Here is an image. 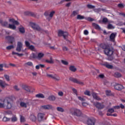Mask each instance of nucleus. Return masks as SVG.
Instances as JSON below:
<instances>
[{
    "label": "nucleus",
    "mask_w": 125,
    "mask_h": 125,
    "mask_svg": "<svg viewBox=\"0 0 125 125\" xmlns=\"http://www.w3.org/2000/svg\"><path fill=\"white\" fill-rule=\"evenodd\" d=\"M100 46L102 48L104 49V51L105 55H107V56H111V55H113V53L114 52L112 49H111L109 46L104 43L101 44Z\"/></svg>",
    "instance_id": "1"
},
{
    "label": "nucleus",
    "mask_w": 125,
    "mask_h": 125,
    "mask_svg": "<svg viewBox=\"0 0 125 125\" xmlns=\"http://www.w3.org/2000/svg\"><path fill=\"white\" fill-rule=\"evenodd\" d=\"M9 22L12 23L13 24H9L8 26V28L12 30H16V26H15V25H19V22L15 21L14 19H9Z\"/></svg>",
    "instance_id": "2"
},
{
    "label": "nucleus",
    "mask_w": 125,
    "mask_h": 125,
    "mask_svg": "<svg viewBox=\"0 0 125 125\" xmlns=\"http://www.w3.org/2000/svg\"><path fill=\"white\" fill-rule=\"evenodd\" d=\"M13 106V103H12V100L9 98H7L5 102V109L7 110L11 109Z\"/></svg>",
    "instance_id": "3"
},
{
    "label": "nucleus",
    "mask_w": 125,
    "mask_h": 125,
    "mask_svg": "<svg viewBox=\"0 0 125 125\" xmlns=\"http://www.w3.org/2000/svg\"><path fill=\"white\" fill-rule=\"evenodd\" d=\"M70 113L72 116H76L77 117H80L82 115V111L77 108H71Z\"/></svg>",
    "instance_id": "4"
},
{
    "label": "nucleus",
    "mask_w": 125,
    "mask_h": 125,
    "mask_svg": "<svg viewBox=\"0 0 125 125\" xmlns=\"http://www.w3.org/2000/svg\"><path fill=\"white\" fill-rule=\"evenodd\" d=\"M30 26L32 27L34 30H35L36 31H38V32H41V33H42L43 32V30L41 28V27L37 24L31 22L30 23Z\"/></svg>",
    "instance_id": "5"
},
{
    "label": "nucleus",
    "mask_w": 125,
    "mask_h": 125,
    "mask_svg": "<svg viewBox=\"0 0 125 125\" xmlns=\"http://www.w3.org/2000/svg\"><path fill=\"white\" fill-rule=\"evenodd\" d=\"M96 119L94 118H89L87 121V125H95Z\"/></svg>",
    "instance_id": "6"
},
{
    "label": "nucleus",
    "mask_w": 125,
    "mask_h": 125,
    "mask_svg": "<svg viewBox=\"0 0 125 125\" xmlns=\"http://www.w3.org/2000/svg\"><path fill=\"white\" fill-rule=\"evenodd\" d=\"M22 48H23V43L18 42L17 43L16 51L18 52H21V50H22Z\"/></svg>",
    "instance_id": "7"
},
{
    "label": "nucleus",
    "mask_w": 125,
    "mask_h": 125,
    "mask_svg": "<svg viewBox=\"0 0 125 125\" xmlns=\"http://www.w3.org/2000/svg\"><path fill=\"white\" fill-rule=\"evenodd\" d=\"M114 88L115 89H116V90H122V89H124V88H125V87L119 83H115L114 85Z\"/></svg>",
    "instance_id": "8"
},
{
    "label": "nucleus",
    "mask_w": 125,
    "mask_h": 125,
    "mask_svg": "<svg viewBox=\"0 0 125 125\" xmlns=\"http://www.w3.org/2000/svg\"><path fill=\"white\" fill-rule=\"evenodd\" d=\"M52 105L51 104L44 105L41 106V109H43L44 110H50L52 109Z\"/></svg>",
    "instance_id": "9"
},
{
    "label": "nucleus",
    "mask_w": 125,
    "mask_h": 125,
    "mask_svg": "<svg viewBox=\"0 0 125 125\" xmlns=\"http://www.w3.org/2000/svg\"><path fill=\"white\" fill-rule=\"evenodd\" d=\"M94 105L98 108V109H103L104 108V105L101 104L100 103L96 102V103H93Z\"/></svg>",
    "instance_id": "10"
},
{
    "label": "nucleus",
    "mask_w": 125,
    "mask_h": 125,
    "mask_svg": "<svg viewBox=\"0 0 125 125\" xmlns=\"http://www.w3.org/2000/svg\"><path fill=\"white\" fill-rule=\"evenodd\" d=\"M92 96L94 98V99H95V100H97L98 101H100V100H102L101 98H100L99 96L97 95V94L96 93H92Z\"/></svg>",
    "instance_id": "11"
},
{
    "label": "nucleus",
    "mask_w": 125,
    "mask_h": 125,
    "mask_svg": "<svg viewBox=\"0 0 125 125\" xmlns=\"http://www.w3.org/2000/svg\"><path fill=\"white\" fill-rule=\"evenodd\" d=\"M44 117V114L43 113H39L38 115V119L39 122H42L43 121V117Z\"/></svg>",
    "instance_id": "12"
},
{
    "label": "nucleus",
    "mask_w": 125,
    "mask_h": 125,
    "mask_svg": "<svg viewBox=\"0 0 125 125\" xmlns=\"http://www.w3.org/2000/svg\"><path fill=\"white\" fill-rule=\"evenodd\" d=\"M8 86V84L5 83L4 81L0 80V86L1 88H4L6 86Z\"/></svg>",
    "instance_id": "13"
},
{
    "label": "nucleus",
    "mask_w": 125,
    "mask_h": 125,
    "mask_svg": "<svg viewBox=\"0 0 125 125\" xmlns=\"http://www.w3.org/2000/svg\"><path fill=\"white\" fill-rule=\"evenodd\" d=\"M70 82H72L75 83H78V84H83V82L78 81V80L76 79H70Z\"/></svg>",
    "instance_id": "14"
},
{
    "label": "nucleus",
    "mask_w": 125,
    "mask_h": 125,
    "mask_svg": "<svg viewBox=\"0 0 125 125\" xmlns=\"http://www.w3.org/2000/svg\"><path fill=\"white\" fill-rule=\"evenodd\" d=\"M0 24L2 25V26H3L4 27H7L8 28V22L7 21H3L2 20H0Z\"/></svg>",
    "instance_id": "15"
},
{
    "label": "nucleus",
    "mask_w": 125,
    "mask_h": 125,
    "mask_svg": "<svg viewBox=\"0 0 125 125\" xmlns=\"http://www.w3.org/2000/svg\"><path fill=\"white\" fill-rule=\"evenodd\" d=\"M44 62H45L46 63H49V64H53L54 63V61L52 59V57L50 58V60H45L44 61Z\"/></svg>",
    "instance_id": "16"
},
{
    "label": "nucleus",
    "mask_w": 125,
    "mask_h": 125,
    "mask_svg": "<svg viewBox=\"0 0 125 125\" xmlns=\"http://www.w3.org/2000/svg\"><path fill=\"white\" fill-rule=\"evenodd\" d=\"M116 33H112L110 36V40L111 42H114L115 41V38H116Z\"/></svg>",
    "instance_id": "17"
},
{
    "label": "nucleus",
    "mask_w": 125,
    "mask_h": 125,
    "mask_svg": "<svg viewBox=\"0 0 125 125\" xmlns=\"http://www.w3.org/2000/svg\"><path fill=\"white\" fill-rule=\"evenodd\" d=\"M6 39L7 40V41H9V42L12 43L13 41H14V37L12 36H7L6 37Z\"/></svg>",
    "instance_id": "18"
},
{
    "label": "nucleus",
    "mask_w": 125,
    "mask_h": 125,
    "mask_svg": "<svg viewBox=\"0 0 125 125\" xmlns=\"http://www.w3.org/2000/svg\"><path fill=\"white\" fill-rule=\"evenodd\" d=\"M30 119L32 122H36V121H37V117H36L34 114L30 115Z\"/></svg>",
    "instance_id": "19"
},
{
    "label": "nucleus",
    "mask_w": 125,
    "mask_h": 125,
    "mask_svg": "<svg viewBox=\"0 0 125 125\" xmlns=\"http://www.w3.org/2000/svg\"><path fill=\"white\" fill-rule=\"evenodd\" d=\"M43 56H44V54L43 53H39L38 54V56H37V58L38 60H41V59H42V57H43Z\"/></svg>",
    "instance_id": "20"
},
{
    "label": "nucleus",
    "mask_w": 125,
    "mask_h": 125,
    "mask_svg": "<svg viewBox=\"0 0 125 125\" xmlns=\"http://www.w3.org/2000/svg\"><path fill=\"white\" fill-rule=\"evenodd\" d=\"M23 89L24 90H26V91H28V92H30L31 91V87L27 86V85H25L23 87Z\"/></svg>",
    "instance_id": "21"
},
{
    "label": "nucleus",
    "mask_w": 125,
    "mask_h": 125,
    "mask_svg": "<svg viewBox=\"0 0 125 125\" xmlns=\"http://www.w3.org/2000/svg\"><path fill=\"white\" fill-rule=\"evenodd\" d=\"M70 71L71 72H76L77 71V68L74 65H71L69 67Z\"/></svg>",
    "instance_id": "22"
},
{
    "label": "nucleus",
    "mask_w": 125,
    "mask_h": 125,
    "mask_svg": "<svg viewBox=\"0 0 125 125\" xmlns=\"http://www.w3.org/2000/svg\"><path fill=\"white\" fill-rule=\"evenodd\" d=\"M104 66L106 67V68H107L108 69H113V65L110 64L108 63H105L104 64Z\"/></svg>",
    "instance_id": "23"
},
{
    "label": "nucleus",
    "mask_w": 125,
    "mask_h": 125,
    "mask_svg": "<svg viewBox=\"0 0 125 125\" xmlns=\"http://www.w3.org/2000/svg\"><path fill=\"white\" fill-rule=\"evenodd\" d=\"M24 66H29L30 67H33V62H28L24 63Z\"/></svg>",
    "instance_id": "24"
},
{
    "label": "nucleus",
    "mask_w": 125,
    "mask_h": 125,
    "mask_svg": "<svg viewBox=\"0 0 125 125\" xmlns=\"http://www.w3.org/2000/svg\"><path fill=\"white\" fill-rule=\"evenodd\" d=\"M48 100H49L50 101H54L55 100V97L54 96H50L48 98Z\"/></svg>",
    "instance_id": "25"
},
{
    "label": "nucleus",
    "mask_w": 125,
    "mask_h": 125,
    "mask_svg": "<svg viewBox=\"0 0 125 125\" xmlns=\"http://www.w3.org/2000/svg\"><path fill=\"white\" fill-rule=\"evenodd\" d=\"M36 97L37 98H44V95L42 94H38L36 95Z\"/></svg>",
    "instance_id": "26"
},
{
    "label": "nucleus",
    "mask_w": 125,
    "mask_h": 125,
    "mask_svg": "<svg viewBox=\"0 0 125 125\" xmlns=\"http://www.w3.org/2000/svg\"><path fill=\"white\" fill-rule=\"evenodd\" d=\"M77 19L78 20H83V19H84V16H82L81 15H78L77 17Z\"/></svg>",
    "instance_id": "27"
},
{
    "label": "nucleus",
    "mask_w": 125,
    "mask_h": 125,
    "mask_svg": "<svg viewBox=\"0 0 125 125\" xmlns=\"http://www.w3.org/2000/svg\"><path fill=\"white\" fill-rule=\"evenodd\" d=\"M78 14H79V12L78 11H74L72 12L71 16L72 17H75V16H77Z\"/></svg>",
    "instance_id": "28"
},
{
    "label": "nucleus",
    "mask_w": 125,
    "mask_h": 125,
    "mask_svg": "<svg viewBox=\"0 0 125 125\" xmlns=\"http://www.w3.org/2000/svg\"><path fill=\"white\" fill-rule=\"evenodd\" d=\"M103 22L104 23H107V22H108V23H113V21H108V19H107L106 18H104L103 19Z\"/></svg>",
    "instance_id": "29"
},
{
    "label": "nucleus",
    "mask_w": 125,
    "mask_h": 125,
    "mask_svg": "<svg viewBox=\"0 0 125 125\" xmlns=\"http://www.w3.org/2000/svg\"><path fill=\"white\" fill-rule=\"evenodd\" d=\"M114 76L115 77V78H121L122 74L121 73H119V72H116L115 73Z\"/></svg>",
    "instance_id": "30"
},
{
    "label": "nucleus",
    "mask_w": 125,
    "mask_h": 125,
    "mask_svg": "<svg viewBox=\"0 0 125 125\" xmlns=\"http://www.w3.org/2000/svg\"><path fill=\"white\" fill-rule=\"evenodd\" d=\"M0 108H5V101L3 103H0Z\"/></svg>",
    "instance_id": "31"
},
{
    "label": "nucleus",
    "mask_w": 125,
    "mask_h": 125,
    "mask_svg": "<svg viewBox=\"0 0 125 125\" xmlns=\"http://www.w3.org/2000/svg\"><path fill=\"white\" fill-rule=\"evenodd\" d=\"M19 31L21 34H24L25 33V28L23 27H20L19 28Z\"/></svg>",
    "instance_id": "32"
},
{
    "label": "nucleus",
    "mask_w": 125,
    "mask_h": 125,
    "mask_svg": "<svg viewBox=\"0 0 125 125\" xmlns=\"http://www.w3.org/2000/svg\"><path fill=\"white\" fill-rule=\"evenodd\" d=\"M55 14V11H51L49 15V18H52V17H53V15H54Z\"/></svg>",
    "instance_id": "33"
},
{
    "label": "nucleus",
    "mask_w": 125,
    "mask_h": 125,
    "mask_svg": "<svg viewBox=\"0 0 125 125\" xmlns=\"http://www.w3.org/2000/svg\"><path fill=\"white\" fill-rule=\"evenodd\" d=\"M93 26L95 28V29H97V30H100L101 28L100 26L96 23H93Z\"/></svg>",
    "instance_id": "34"
},
{
    "label": "nucleus",
    "mask_w": 125,
    "mask_h": 125,
    "mask_svg": "<svg viewBox=\"0 0 125 125\" xmlns=\"http://www.w3.org/2000/svg\"><path fill=\"white\" fill-rule=\"evenodd\" d=\"M61 62L62 64H63V65H65V66H67L69 64V62H68L67 61L62 60H61Z\"/></svg>",
    "instance_id": "35"
},
{
    "label": "nucleus",
    "mask_w": 125,
    "mask_h": 125,
    "mask_svg": "<svg viewBox=\"0 0 125 125\" xmlns=\"http://www.w3.org/2000/svg\"><path fill=\"white\" fill-rule=\"evenodd\" d=\"M20 105L21 107H23L24 108H27V104L24 102H21Z\"/></svg>",
    "instance_id": "36"
},
{
    "label": "nucleus",
    "mask_w": 125,
    "mask_h": 125,
    "mask_svg": "<svg viewBox=\"0 0 125 125\" xmlns=\"http://www.w3.org/2000/svg\"><path fill=\"white\" fill-rule=\"evenodd\" d=\"M29 49H30V50H32V51H35L36 50V48H35V46L33 45H31L28 47Z\"/></svg>",
    "instance_id": "37"
},
{
    "label": "nucleus",
    "mask_w": 125,
    "mask_h": 125,
    "mask_svg": "<svg viewBox=\"0 0 125 125\" xmlns=\"http://www.w3.org/2000/svg\"><path fill=\"white\" fill-rule=\"evenodd\" d=\"M2 121L3 122H9V121H10V118L4 117L2 119Z\"/></svg>",
    "instance_id": "38"
},
{
    "label": "nucleus",
    "mask_w": 125,
    "mask_h": 125,
    "mask_svg": "<svg viewBox=\"0 0 125 125\" xmlns=\"http://www.w3.org/2000/svg\"><path fill=\"white\" fill-rule=\"evenodd\" d=\"M57 110L59 112H62V113H63V112H64V109H63V108H62L61 107H57Z\"/></svg>",
    "instance_id": "39"
},
{
    "label": "nucleus",
    "mask_w": 125,
    "mask_h": 125,
    "mask_svg": "<svg viewBox=\"0 0 125 125\" xmlns=\"http://www.w3.org/2000/svg\"><path fill=\"white\" fill-rule=\"evenodd\" d=\"M11 122L15 123V122H17V117L16 116H13L11 118Z\"/></svg>",
    "instance_id": "40"
},
{
    "label": "nucleus",
    "mask_w": 125,
    "mask_h": 125,
    "mask_svg": "<svg viewBox=\"0 0 125 125\" xmlns=\"http://www.w3.org/2000/svg\"><path fill=\"white\" fill-rule=\"evenodd\" d=\"M64 34V32L62 30H60L58 32V36L59 37H62L63 36V34Z\"/></svg>",
    "instance_id": "41"
},
{
    "label": "nucleus",
    "mask_w": 125,
    "mask_h": 125,
    "mask_svg": "<svg viewBox=\"0 0 125 125\" xmlns=\"http://www.w3.org/2000/svg\"><path fill=\"white\" fill-rule=\"evenodd\" d=\"M107 28L108 29H115V26H113V25H112L111 24H108V25H107Z\"/></svg>",
    "instance_id": "42"
},
{
    "label": "nucleus",
    "mask_w": 125,
    "mask_h": 125,
    "mask_svg": "<svg viewBox=\"0 0 125 125\" xmlns=\"http://www.w3.org/2000/svg\"><path fill=\"white\" fill-rule=\"evenodd\" d=\"M105 93H106V95L107 96H110V95H112V93H111V91L110 90H106V91H105Z\"/></svg>",
    "instance_id": "43"
},
{
    "label": "nucleus",
    "mask_w": 125,
    "mask_h": 125,
    "mask_svg": "<svg viewBox=\"0 0 125 125\" xmlns=\"http://www.w3.org/2000/svg\"><path fill=\"white\" fill-rule=\"evenodd\" d=\"M26 121L25 119V117H24L23 116L21 115V123H24V122Z\"/></svg>",
    "instance_id": "44"
},
{
    "label": "nucleus",
    "mask_w": 125,
    "mask_h": 125,
    "mask_svg": "<svg viewBox=\"0 0 125 125\" xmlns=\"http://www.w3.org/2000/svg\"><path fill=\"white\" fill-rule=\"evenodd\" d=\"M12 48H14V46H13V45H9L6 47V49L8 50L12 49Z\"/></svg>",
    "instance_id": "45"
},
{
    "label": "nucleus",
    "mask_w": 125,
    "mask_h": 125,
    "mask_svg": "<svg viewBox=\"0 0 125 125\" xmlns=\"http://www.w3.org/2000/svg\"><path fill=\"white\" fill-rule=\"evenodd\" d=\"M72 90L73 92H74V93L76 94V96H78V91H77V89H76L75 88H72Z\"/></svg>",
    "instance_id": "46"
},
{
    "label": "nucleus",
    "mask_w": 125,
    "mask_h": 125,
    "mask_svg": "<svg viewBox=\"0 0 125 125\" xmlns=\"http://www.w3.org/2000/svg\"><path fill=\"white\" fill-rule=\"evenodd\" d=\"M47 77H48V78H51L52 79H55L56 78L55 76L51 74H47Z\"/></svg>",
    "instance_id": "47"
},
{
    "label": "nucleus",
    "mask_w": 125,
    "mask_h": 125,
    "mask_svg": "<svg viewBox=\"0 0 125 125\" xmlns=\"http://www.w3.org/2000/svg\"><path fill=\"white\" fill-rule=\"evenodd\" d=\"M108 113H110V114H112V113H114L115 111L114 110V109L113 108H110L108 110Z\"/></svg>",
    "instance_id": "48"
},
{
    "label": "nucleus",
    "mask_w": 125,
    "mask_h": 125,
    "mask_svg": "<svg viewBox=\"0 0 125 125\" xmlns=\"http://www.w3.org/2000/svg\"><path fill=\"white\" fill-rule=\"evenodd\" d=\"M3 66H4V64H0V71L2 72V71H3Z\"/></svg>",
    "instance_id": "49"
},
{
    "label": "nucleus",
    "mask_w": 125,
    "mask_h": 125,
    "mask_svg": "<svg viewBox=\"0 0 125 125\" xmlns=\"http://www.w3.org/2000/svg\"><path fill=\"white\" fill-rule=\"evenodd\" d=\"M67 36H68V32H63V34L62 37H63L64 39H65L66 37H67Z\"/></svg>",
    "instance_id": "50"
},
{
    "label": "nucleus",
    "mask_w": 125,
    "mask_h": 125,
    "mask_svg": "<svg viewBox=\"0 0 125 125\" xmlns=\"http://www.w3.org/2000/svg\"><path fill=\"white\" fill-rule=\"evenodd\" d=\"M84 94L88 95V96H90V92H89V91H86L84 92Z\"/></svg>",
    "instance_id": "51"
},
{
    "label": "nucleus",
    "mask_w": 125,
    "mask_h": 125,
    "mask_svg": "<svg viewBox=\"0 0 125 125\" xmlns=\"http://www.w3.org/2000/svg\"><path fill=\"white\" fill-rule=\"evenodd\" d=\"M25 44L27 47L30 46V42H28L27 41H26L25 42Z\"/></svg>",
    "instance_id": "52"
},
{
    "label": "nucleus",
    "mask_w": 125,
    "mask_h": 125,
    "mask_svg": "<svg viewBox=\"0 0 125 125\" xmlns=\"http://www.w3.org/2000/svg\"><path fill=\"white\" fill-rule=\"evenodd\" d=\"M87 6L88 8H90V9L94 8V7H95L94 6L90 4H88Z\"/></svg>",
    "instance_id": "53"
},
{
    "label": "nucleus",
    "mask_w": 125,
    "mask_h": 125,
    "mask_svg": "<svg viewBox=\"0 0 125 125\" xmlns=\"http://www.w3.org/2000/svg\"><path fill=\"white\" fill-rule=\"evenodd\" d=\"M99 78H100V79H104V74H100L99 75Z\"/></svg>",
    "instance_id": "54"
},
{
    "label": "nucleus",
    "mask_w": 125,
    "mask_h": 125,
    "mask_svg": "<svg viewBox=\"0 0 125 125\" xmlns=\"http://www.w3.org/2000/svg\"><path fill=\"white\" fill-rule=\"evenodd\" d=\"M4 78L5 79H9V75H7V74H4Z\"/></svg>",
    "instance_id": "55"
},
{
    "label": "nucleus",
    "mask_w": 125,
    "mask_h": 125,
    "mask_svg": "<svg viewBox=\"0 0 125 125\" xmlns=\"http://www.w3.org/2000/svg\"><path fill=\"white\" fill-rule=\"evenodd\" d=\"M118 6L121 8H124V4H118Z\"/></svg>",
    "instance_id": "56"
},
{
    "label": "nucleus",
    "mask_w": 125,
    "mask_h": 125,
    "mask_svg": "<svg viewBox=\"0 0 125 125\" xmlns=\"http://www.w3.org/2000/svg\"><path fill=\"white\" fill-rule=\"evenodd\" d=\"M63 92L62 91H60V92H58V95L59 96H62L63 95Z\"/></svg>",
    "instance_id": "57"
},
{
    "label": "nucleus",
    "mask_w": 125,
    "mask_h": 125,
    "mask_svg": "<svg viewBox=\"0 0 125 125\" xmlns=\"http://www.w3.org/2000/svg\"><path fill=\"white\" fill-rule=\"evenodd\" d=\"M18 56L19 57H22V56H24V54L23 53H18Z\"/></svg>",
    "instance_id": "58"
},
{
    "label": "nucleus",
    "mask_w": 125,
    "mask_h": 125,
    "mask_svg": "<svg viewBox=\"0 0 125 125\" xmlns=\"http://www.w3.org/2000/svg\"><path fill=\"white\" fill-rule=\"evenodd\" d=\"M84 35H85L86 36H87L88 35V31L85 30L84 31Z\"/></svg>",
    "instance_id": "59"
},
{
    "label": "nucleus",
    "mask_w": 125,
    "mask_h": 125,
    "mask_svg": "<svg viewBox=\"0 0 125 125\" xmlns=\"http://www.w3.org/2000/svg\"><path fill=\"white\" fill-rule=\"evenodd\" d=\"M86 20L88 21H93V19L91 18H87L86 19Z\"/></svg>",
    "instance_id": "60"
},
{
    "label": "nucleus",
    "mask_w": 125,
    "mask_h": 125,
    "mask_svg": "<svg viewBox=\"0 0 125 125\" xmlns=\"http://www.w3.org/2000/svg\"><path fill=\"white\" fill-rule=\"evenodd\" d=\"M82 105H83V106H84V107H85V106H87V105H88V104L86 103H83Z\"/></svg>",
    "instance_id": "61"
},
{
    "label": "nucleus",
    "mask_w": 125,
    "mask_h": 125,
    "mask_svg": "<svg viewBox=\"0 0 125 125\" xmlns=\"http://www.w3.org/2000/svg\"><path fill=\"white\" fill-rule=\"evenodd\" d=\"M62 49L64 51H67L68 50V48L67 47H63Z\"/></svg>",
    "instance_id": "62"
},
{
    "label": "nucleus",
    "mask_w": 125,
    "mask_h": 125,
    "mask_svg": "<svg viewBox=\"0 0 125 125\" xmlns=\"http://www.w3.org/2000/svg\"><path fill=\"white\" fill-rule=\"evenodd\" d=\"M78 98L81 101H83V100H84L83 98H82V97H78Z\"/></svg>",
    "instance_id": "63"
},
{
    "label": "nucleus",
    "mask_w": 125,
    "mask_h": 125,
    "mask_svg": "<svg viewBox=\"0 0 125 125\" xmlns=\"http://www.w3.org/2000/svg\"><path fill=\"white\" fill-rule=\"evenodd\" d=\"M14 88L16 90H17V91H18V90H19V88H18V86L16 85L14 87Z\"/></svg>",
    "instance_id": "64"
}]
</instances>
